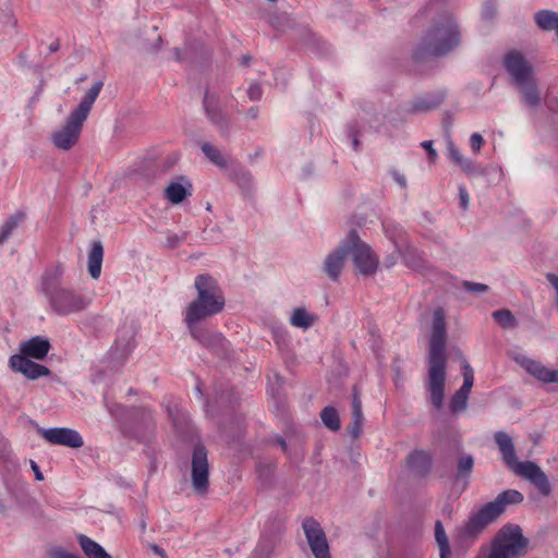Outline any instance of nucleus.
I'll list each match as a JSON object with an SVG mask.
<instances>
[{
	"mask_svg": "<svg viewBox=\"0 0 558 558\" xmlns=\"http://www.w3.org/2000/svg\"><path fill=\"white\" fill-rule=\"evenodd\" d=\"M463 384L459 389L470 395L474 384L473 369L466 362L463 364Z\"/></svg>",
	"mask_w": 558,
	"mask_h": 558,
	"instance_id": "41",
	"label": "nucleus"
},
{
	"mask_svg": "<svg viewBox=\"0 0 558 558\" xmlns=\"http://www.w3.org/2000/svg\"><path fill=\"white\" fill-rule=\"evenodd\" d=\"M107 408H108L109 412H110L112 415H116V416L119 414V411L122 409V407H121V405H119V404H114V405H112V407L107 405Z\"/></svg>",
	"mask_w": 558,
	"mask_h": 558,
	"instance_id": "59",
	"label": "nucleus"
},
{
	"mask_svg": "<svg viewBox=\"0 0 558 558\" xmlns=\"http://www.w3.org/2000/svg\"><path fill=\"white\" fill-rule=\"evenodd\" d=\"M383 228L386 236L393 243L396 251H398V244H405L408 241L404 239V231L401 226L393 221H383Z\"/></svg>",
	"mask_w": 558,
	"mask_h": 558,
	"instance_id": "32",
	"label": "nucleus"
},
{
	"mask_svg": "<svg viewBox=\"0 0 558 558\" xmlns=\"http://www.w3.org/2000/svg\"><path fill=\"white\" fill-rule=\"evenodd\" d=\"M51 345L48 339L36 336L20 344V354L25 357L43 360L47 356Z\"/></svg>",
	"mask_w": 558,
	"mask_h": 558,
	"instance_id": "20",
	"label": "nucleus"
},
{
	"mask_svg": "<svg viewBox=\"0 0 558 558\" xmlns=\"http://www.w3.org/2000/svg\"><path fill=\"white\" fill-rule=\"evenodd\" d=\"M344 243L347 254L351 255L353 264L361 275L371 276L376 272L378 267V257L368 244L360 240L356 231H350Z\"/></svg>",
	"mask_w": 558,
	"mask_h": 558,
	"instance_id": "9",
	"label": "nucleus"
},
{
	"mask_svg": "<svg viewBox=\"0 0 558 558\" xmlns=\"http://www.w3.org/2000/svg\"><path fill=\"white\" fill-rule=\"evenodd\" d=\"M474 466V459L471 454H463L458 461V477L469 475Z\"/></svg>",
	"mask_w": 558,
	"mask_h": 558,
	"instance_id": "40",
	"label": "nucleus"
},
{
	"mask_svg": "<svg viewBox=\"0 0 558 558\" xmlns=\"http://www.w3.org/2000/svg\"><path fill=\"white\" fill-rule=\"evenodd\" d=\"M445 90H436L411 101L410 113L417 114L437 109L446 99Z\"/></svg>",
	"mask_w": 558,
	"mask_h": 558,
	"instance_id": "19",
	"label": "nucleus"
},
{
	"mask_svg": "<svg viewBox=\"0 0 558 558\" xmlns=\"http://www.w3.org/2000/svg\"><path fill=\"white\" fill-rule=\"evenodd\" d=\"M267 22L275 29H283V27L288 24L289 19L287 15L279 16L277 14H269L267 17Z\"/></svg>",
	"mask_w": 558,
	"mask_h": 558,
	"instance_id": "43",
	"label": "nucleus"
},
{
	"mask_svg": "<svg viewBox=\"0 0 558 558\" xmlns=\"http://www.w3.org/2000/svg\"><path fill=\"white\" fill-rule=\"evenodd\" d=\"M302 527L315 558H330L328 542L319 523L313 518H306Z\"/></svg>",
	"mask_w": 558,
	"mask_h": 558,
	"instance_id": "12",
	"label": "nucleus"
},
{
	"mask_svg": "<svg viewBox=\"0 0 558 558\" xmlns=\"http://www.w3.org/2000/svg\"><path fill=\"white\" fill-rule=\"evenodd\" d=\"M161 43H162L161 36L158 35L155 40V44L151 46V48H147V51H149V52L158 51L160 49Z\"/></svg>",
	"mask_w": 558,
	"mask_h": 558,
	"instance_id": "54",
	"label": "nucleus"
},
{
	"mask_svg": "<svg viewBox=\"0 0 558 558\" xmlns=\"http://www.w3.org/2000/svg\"><path fill=\"white\" fill-rule=\"evenodd\" d=\"M247 117H250L251 119H256L258 117V108L257 107H251L248 110H247Z\"/></svg>",
	"mask_w": 558,
	"mask_h": 558,
	"instance_id": "57",
	"label": "nucleus"
},
{
	"mask_svg": "<svg viewBox=\"0 0 558 558\" xmlns=\"http://www.w3.org/2000/svg\"><path fill=\"white\" fill-rule=\"evenodd\" d=\"M460 207L466 208L469 206V193L464 187L459 189Z\"/></svg>",
	"mask_w": 558,
	"mask_h": 558,
	"instance_id": "50",
	"label": "nucleus"
},
{
	"mask_svg": "<svg viewBox=\"0 0 558 558\" xmlns=\"http://www.w3.org/2000/svg\"><path fill=\"white\" fill-rule=\"evenodd\" d=\"M350 136L352 137V144H353L354 150H357L360 142L357 140V135L354 130L350 131Z\"/></svg>",
	"mask_w": 558,
	"mask_h": 558,
	"instance_id": "56",
	"label": "nucleus"
},
{
	"mask_svg": "<svg viewBox=\"0 0 558 558\" xmlns=\"http://www.w3.org/2000/svg\"><path fill=\"white\" fill-rule=\"evenodd\" d=\"M186 189L181 183L178 182H171L165 189L166 198L174 205L180 204L186 197Z\"/></svg>",
	"mask_w": 558,
	"mask_h": 558,
	"instance_id": "35",
	"label": "nucleus"
},
{
	"mask_svg": "<svg viewBox=\"0 0 558 558\" xmlns=\"http://www.w3.org/2000/svg\"><path fill=\"white\" fill-rule=\"evenodd\" d=\"M502 63L520 94L521 101L530 109H537L542 104V94L534 75L533 65L519 50L507 52Z\"/></svg>",
	"mask_w": 558,
	"mask_h": 558,
	"instance_id": "5",
	"label": "nucleus"
},
{
	"mask_svg": "<svg viewBox=\"0 0 558 558\" xmlns=\"http://www.w3.org/2000/svg\"><path fill=\"white\" fill-rule=\"evenodd\" d=\"M9 364L13 372L23 374L29 380H36L50 375V369L47 366L33 362L22 354L12 355Z\"/></svg>",
	"mask_w": 558,
	"mask_h": 558,
	"instance_id": "14",
	"label": "nucleus"
},
{
	"mask_svg": "<svg viewBox=\"0 0 558 558\" xmlns=\"http://www.w3.org/2000/svg\"><path fill=\"white\" fill-rule=\"evenodd\" d=\"M276 543H277L276 535H271V536L263 535L257 547H256V553L260 557L267 558L270 555V553L274 550Z\"/></svg>",
	"mask_w": 558,
	"mask_h": 558,
	"instance_id": "39",
	"label": "nucleus"
},
{
	"mask_svg": "<svg viewBox=\"0 0 558 558\" xmlns=\"http://www.w3.org/2000/svg\"><path fill=\"white\" fill-rule=\"evenodd\" d=\"M182 241L183 238L179 236L178 234H168L166 239V245L169 248H175Z\"/></svg>",
	"mask_w": 558,
	"mask_h": 558,
	"instance_id": "47",
	"label": "nucleus"
},
{
	"mask_svg": "<svg viewBox=\"0 0 558 558\" xmlns=\"http://www.w3.org/2000/svg\"><path fill=\"white\" fill-rule=\"evenodd\" d=\"M252 60V57L250 54H243L240 59V64L243 66H247Z\"/></svg>",
	"mask_w": 558,
	"mask_h": 558,
	"instance_id": "58",
	"label": "nucleus"
},
{
	"mask_svg": "<svg viewBox=\"0 0 558 558\" xmlns=\"http://www.w3.org/2000/svg\"><path fill=\"white\" fill-rule=\"evenodd\" d=\"M104 259V246L101 241L95 240L90 243V250L87 258V270L89 276L97 280L101 275V265Z\"/></svg>",
	"mask_w": 558,
	"mask_h": 558,
	"instance_id": "23",
	"label": "nucleus"
},
{
	"mask_svg": "<svg viewBox=\"0 0 558 558\" xmlns=\"http://www.w3.org/2000/svg\"><path fill=\"white\" fill-rule=\"evenodd\" d=\"M151 548H153V550H154L157 555H159L160 557H162V558H165V557H166V553H165V550H163L162 548H160L159 546H157V545H153V546H151Z\"/></svg>",
	"mask_w": 558,
	"mask_h": 558,
	"instance_id": "63",
	"label": "nucleus"
},
{
	"mask_svg": "<svg viewBox=\"0 0 558 558\" xmlns=\"http://www.w3.org/2000/svg\"><path fill=\"white\" fill-rule=\"evenodd\" d=\"M495 520L493 514L485 512L483 505L476 512L469 517L468 521L460 530V536L463 539H475L486 526Z\"/></svg>",
	"mask_w": 558,
	"mask_h": 558,
	"instance_id": "15",
	"label": "nucleus"
},
{
	"mask_svg": "<svg viewBox=\"0 0 558 558\" xmlns=\"http://www.w3.org/2000/svg\"><path fill=\"white\" fill-rule=\"evenodd\" d=\"M461 40V33L450 14L441 15L422 37L413 51L415 62L442 57L452 51Z\"/></svg>",
	"mask_w": 558,
	"mask_h": 558,
	"instance_id": "4",
	"label": "nucleus"
},
{
	"mask_svg": "<svg viewBox=\"0 0 558 558\" xmlns=\"http://www.w3.org/2000/svg\"><path fill=\"white\" fill-rule=\"evenodd\" d=\"M463 287L468 292H472V293H483L488 290V287L484 283L470 282V281H464Z\"/></svg>",
	"mask_w": 558,
	"mask_h": 558,
	"instance_id": "44",
	"label": "nucleus"
},
{
	"mask_svg": "<svg viewBox=\"0 0 558 558\" xmlns=\"http://www.w3.org/2000/svg\"><path fill=\"white\" fill-rule=\"evenodd\" d=\"M135 348V340L133 332L130 329H120L118 338L110 350V355L113 359L126 357Z\"/></svg>",
	"mask_w": 558,
	"mask_h": 558,
	"instance_id": "22",
	"label": "nucleus"
},
{
	"mask_svg": "<svg viewBox=\"0 0 558 558\" xmlns=\"http://www.w3.org/2000/svg\"><path fill=\"white\" fill-rule=\"evenodd\" d=\"M484 143V138L478 133H473L470 137V145L474 153H478Z\"/></svg>",
	"mask_w": 558,
	"mask_h": 558,
	"instance_id": "46",
	"label": "nucleus"
},
{
	"mask_svg": "<svg viewBox=\"0 0 558 558\" xmlns=\"http://www.w3.org/2000/svg\"><path fill=\"white\" fill-rule=\"evenodd\" d=\"M395 181L401 186V187H405L407 186V180H405V177L401 173H399L397 170H393L391 172Z\"/></svg>",
	"mask_w": 558,
	"mask_h": 558,
	"instance_id": "52",
	"label": "nucleus"
},
{
	"mask_svg": "<svg viewBox=\"0 0 558 558\" xmlns=\"http://www.w3.org/2000/svg\"><path fill=\"white\" fill-rule=\"evenodd\" d=\"M450 159L458 165L468 175L481 174L480 166L475 165L471 159L465 158L452 142L448 145Z\"/></svg>",
	"mask_w": 558,
	"mask_h": 558,
	"instance_id": "26",
	"label": "nucleus"
},
{
	"mask_svg": "<svg viewBox=\"0 0 558 558\" xmlns=\"http://www.w3.org/2000/svg\"><path fill=\"white\" fill-rule=\"evenodd\" d=\"M352 413H362V402L360 397L354 388L353 399H352Z\"/></svg>",
	"mask_w": 558,
	"mask_h": 558,
	"instance_id": "49",
	"label": "nucleus"
},
{
	"mask_svg": "<svg viewBox=\"0 0 558 558\" xmlns=\"http://www.w3.org/2000/svg\"><path fill=\"white\" fill-rule=\"evenodd\" d=\"M469 393L458 389L452 396L449 407L452 413H460L468 407Z\"/></svg>",
	"mask_w": 558,
	"mask_h": 558,
	"instance_id": "38",
	"label": "nucleus"
},
{
	"mask_svg": "<svg viewBox=\"0 0 558 558\" xmlns=\"http://www.w3.org/2000/svg\"><path fill=\"white\" fill-rule=\"evenodd\" d=\"M92 223L98 227L113 228L114 226L125 221L121 211H96L92 216Z\"/></svg>",
	"mask_w": 558,
	"mask_h": 558,
	"instance_id": "31",
	"label": "nucleus"
},
{
	"mask_svg": "<svg viewBox=\"0 0 558 558\" xmlns=\"http://www.w3.org/2000/svg\"><path fill=\"white\" fill-rule=\"evenodd\" d=\"M172 53H173V57L177 61H182L183 60V57H182V51L180 48H174L172 50Z\"/></svg>",
	"mask_w": 558,
	"mask_h": 558,
	"instance_id": "60",
	"label": "nucleus"
},
{
	"mask_svg": "<svg viewBox=\"0 0 558 558\" xmlns=\"http://www.w3.org/2000/svg\"><path fill=\"white\" fill-rule=\"evenodd\" d=\"M102 86V81L95 82L80 104L70 112L64 125L52 134L51 140L57 148L69 150L77 143L83 123L88 118L93 104L101 92Z\"/></svg>",
	"mask_w": 558,
	"mask_h": 558,
	"instance_id": "6",
	"label": "nucleus"
},
{
	"mask_svg": "<svg viewBox=\"0 0 558 558\" xmlns=\"http://www.w3.org/2000/svg\"><path fill=\"white\" fill-rule=\"evenodd\" d=\"M320 418L323 423L333 432L339 430L340 428V418L337 410L332 407H326L322 413Z\"/></svg>",
	"mask_w": 558,
	"mask_h": 558,
	"instance_id": "36",
	"label": "nucleus"
},
{
	"mask_svg": "<svg viewBox=\"0 0 558 558\" xmlns=\"http://www.w3.org/2000/svg\"><path fill=\"white\" fill-rule=\"evenodd\" d=\"M201 149H202L203 154L205 155V157L213 165L217 166L218 168H220L222 170H227L229 168L232 160L228 156L223 155L220 151V149H218L210 143L204 142L201 145Z\"/></svg>",
	"mask_w": 558,
	"mask_h": 558,
	"instance_id": "28",
	"label": "nucleus"
},
{
	"mask_svg": "<svg viewBox=\"0 0 558 558\" xmlns=\"http://www.w3.org/2000/svg\"><path fill=\"white\" fill-rule=\"evenodd\" d=\"M527 545L518 525L504 526L494 541L487 558H518Z\"/></svg>",
	"mask_w": 558,
	"mask_h": 558,
	"instance_id": "8",
	"label": "nucleus"
},
{
	"mask_svg": "<svg viewBox=\"0 0 558 558\" xmlns=\"http://www.w3.org/2000/svg\"><path fill=\"white\" fill-rule=\"evenodd\" d=\"M262 154H263V149H262V148H259V149H257L254 154H251V155L248 156V160H250L251 162H253V161H255V160H256V159H257Z\"/></svg>",
	"mask_w": 558,
	"mask_h": 558,
	"instance_id": "61",
	"label": "nucleus"
},
{
	"mask_svg": "<svg viewBox=\"0 0 558 558\" xmlns=\"http://www.w3.org/2000/svg\"><path fill=\"white\" fill-rule=\"evenodd\" d=\"M203 106L206 116L211 123L218 126L222 133H228L230 122L227 114L220 107L219 96L216 94H209V92L206 90L203 99Z\"/></svg>",
	"mask_w": 558,
	"mask_h": 558,
	"instance_id": "16",
	"label": "nucleus"
},
{
	"mask_svg": "<svg viewBox=\"0 0 558 558\" xmlns=\"http://www.w3.org/2000/svg\"><path fill=\"white\" fill-rule=\"evenodd\" d=\"M408 465L411 470L420 475L429 472L432 466V458L428 452L423 450H414L407 458Z\"/></svg>",
	"mask_w": 558,
	"mask_h": 558,
	"instance_id": "25",
	"label": "nucleus"
},
{
	"mask_svg": "<svg viewBox=\"0 0 558 558\" xmlns=\"http://www.w3.org/2000/svg\"><path fill=\"white\" fill-rule=\"evenodd\" d=\"M494 319L504 328H514L518 322L509 310H498L493 313Z\"/></svg>",
	"mask_w": 558,
	"mask_h": 558,
	"instance_id": "37",
	"label": "nucleus"
},
{
	"mask_svg": "<svg viewBox=\"0 0 558 558\" xmlns=\"http://www.w3.org/2000/svg\"><path fill=\"white\" fill-rule=\"evenodd\" d=\"M59 48H60V43H59V40H56V41H53V43H51V44L49 45V51H50V52H57V51L59 50Z\"/></svg>",
	"mask_w": 558,
	"mask_h": 558,
	"instance_id": "62",
	"label": "nucleus"
},
{
	"mask_svg": "<svg viewBox=\"0 0 558 558\" xmlns=\"http://www.w3.org/2000/svg\"><path fill=\"white\" fill-rule=\"evenodd\" d=\"M275 336H276V340H277L278 343H280V342L284 343L287 341V338H288V331L286 330V328L279 327L275 331Z\"/></svg>",
	"mask_w": 558,
	"mask_h": 558,
	"instance_id": "51",
	"label": "nucleus"
},
{
	"mask_svg": "<svg viewBox=\"0 0 558 558\" xmlns=\"http://www.w3.org/2000/svg\"><path fill=\"white\" fill-rule=\"evenodd\" d=\"M363 413H352V423L349 433L353 438H357L362 433Z\"/></svg>",
	"mask_w": 558,
	"mask_h": 558,
	"instance_id": "42",
	"label": "nucleus"
},
{
	"mask_svg": "<svg viewBox=\"0 0 558 558\" xmlns=\"http://www.w3.org/2000/svg\"><path fill=\"white\" fill-rule=\"evenodd\" d=\"M37 432L50 445L64 446V447L75 448V449L81 448L84 445V439H83L82 435L73 428L38 427Z\"/></svg>",
	"mask_w": 558,
	"mask_h": 558,
	"instance_id": "11",
	"label": "nucleus"
},
{
	"mask_svg": "<svg viewBox=\"0 0 558 558\" xmlns=\"http://www.w3.org/2000/svg\"><path fill=\"white\" fill-rule=\"evenodd\" d=\"M514 362L526 371L531 376L544 384H558V369H549L539 361L533 360L525 354L518 353L513 356Z\"/></svg>",
	"mask_w": 558,
	"mask_h": 558,
	"instance_id": "13",
	"label": "nucleus"
},
{
	"mask_svg": "<svg viewBox=\"0 0 558 558\" xmlns=\"http://www.w3.org/2000/svg\"><path fill=\"white\" fill-rule=\"evenodd\" d=\"M347 256L348 254L344 241H342L337 248L326 256L323 263V271L331 281H338Z\"/></svg>",
	"mask_w": 558,
	"mask_h": 558,
	"instance_id": "18",
	"label": "nucleus"
},
{
	"mask_svg": "<svg viewBox=\"0 0 558 558\" xmlns=\"http://www.w3.org/2000/svg\"><path fill=\"white\" fill-rule=\"evenodd\" d=\"M196 299L185 310L184 323L191 337L201 345L215 350L226 341L221 332L211 329L203 320L221 313L226 299L218 281L208 274H201L194 280Z\"/></svg>",
	"mask_w": 558,
	"mask_h": 558,
	"instance_id": "1",
	"label": "nucleus"
},
{
	"mask_svg": "<svg viewBox=\"0 0 558 558\" xmlns=\"http://www.w3.org/2000/svg\"><path fill=\"white\" fill-rule=\"evenodd\" d=\"M435 539L439 547V556L440 558H450L451 549L449 544V538L446 534L445 527L441 521L437 520L435 522Z\"/></svg>",
	"mask_w": 558,
	"mask_h": 558,
	"instance_id": "33",
	"label": "nucleus"
},
{
	"mask_svg": "<svg viewBox=\"0 0 558 558\" xmlns=\"http://www.w3.org/2000/svg\"><path fill=\"white\" fill-rule=\"evenodd\" d=\"M54 558H76V557L73 555L63 553V551H59V553H56Z\"/></svg>",
	"mask_w": 558,
	"mask_h": 558,
	"instance_id": "64",
	"label": "nucleus"
},
{
	"mask_svg": "<svg viewBox=\"0 0 558 558\" xmlns=\"http://www.w3.org/2000/svg\"><path fill=\"white\" fill-rule=\"evenodd\" d=\"M523 495L517 489H506L501 492L493 501L484 505L485 512L493 514L498 519L505 512L508 506L519 505L523 501Z\"/></svg>",
	"mask_w": 558,
	"mask_h": 558,
	"instance_id": "17",
	"label": "nucleus"
},
{
	"mask_svg": "<svg viewBox=\"0 0 558 558\" xmlns=\"http://www.w3.org/2000/svg\"><path fill=\"white\" fill-rule=\"evenodd\" d=\"M398 257H399V256H398V255L396 256L395 254H392V255L388 256V257L385 259V266H386L387 268H390V267L395 266V265H396V263H397V258H398Z\"/></svg>",
	"mask_w": 558,
	"mask_h": 558,
	"instance_id": "55",
	"label": "nucleus"
},
{
	"mask_svg": "<svg viewBox=\"0 0 558 558\" xmlns=\"http://www.w3.org/2000/svg\"><path fill=\"white\" fill-rule=\"evenodd\" d=\"M63 268L56 265L45 270L39 291L47 299L51 311L58 316L78 314L88 308L92 299L84 292L62 284Z\"/></svg>",
	"mask_w": 558,
	"mask_h": 558,
	"instance_id": "3",
	"label": "nucleus"
},
{
	"mask_svg": "<svg viewBox=\"0 0 558 558\" xmlns=\"http://www.w3.org/2000/svg\"><path fill=\"white\" fill-rule=\"evenodd\" d=\"M31 466H32V470L34 471L35 478L37 481H43L44 480V475H43L39 466L37 465V463L34 462V461H31Z\"/></svg>",
	"mask_w": 558,
	"mask_h": 558,
	"instance_id": "53",
	"label": "nucleus"
},
{
	"mask_svg": "<svg viewBox=\"0 0 558 558\" xmlns=\"http://www.w3.org/2000/svg\"><path fill=\"white\" fill-rule=\"evenodd\" d=\"M317 320V316L310 313L305 307H295L290 316V324L302 330L310 329Z\"/></svg>",
	"mask_w": 558,
	"mask_h": 558,
	"instance_id": "29",
	"label": "nucleus"
},
{
	"mask_svg": "<svg viewBox=\"0 0 558 558\" xmlns=\"http://www.w3.org/2000/svg\"><path fill=\"white\" fill-rule=\"evenodd\" d=\"M495 440L506 465L517 475L530 481L543 496L551 493V486L547 475L532 461L519 462L515 457L511 437L505 432H497Z\"/></svg>",
	"mask_w": 558,
	"mask_h": 558,
	"instance_id": "7",
	"label": "nucleus"
},
{
	"mask_svg": "<svg viewBox=\"0 0 558 558\" xmlns=\"http://www.w3.org/2000/svg\"><path fill=\"white\" fill-rule=\"evenodd\" d=\"M25 219V215L23 211H19L9 217V219L2 225L0 229V245L4 243L13 230Z\"/></svg>",
	"mask_w": 558,
	"mask_h": 558,
	"instance_id": "34",
	"label": "nucleus"
},
{
	"mask_svg": "<svg viewBox=\"0 0 558 558\" xmlns=\"http://www.w3.org/2000/svg\"><path fill=\"white\" fill-rule=\"evenodd\" d=\"M228 178L234 182L243 193H251L254 185L253 175L248 169L236 161H231L226 170Z\"/></svg>",
	"mask_w": 558,
	"mask_h": 558,
	"instance_id": "21",
	"label": "nucleus"
},
{
	"mask_svg": "<svg viewBox=\"0 0 558 558\" xmlns=\"http://www.w3.org/2000/svg\"><path fill=\"white\" fill-rule=\"evenodd\" d=\"M446 319L442 308L433 313L432 336L428 353V378L426 389L429 401L436 410L444 405L446 381Z\"/></svg>",
	"mask_w": 558,
	"mask_h": 558,
	"instance_id": "2",
	"label": "nucleus"
},
{
	"mask_svg": "<svg viewBox=\"0 0 558 558\" xmlns=\"http://www.w3.org/2000/svg\"><path fill=\"white\" fill-rule=\"evenodd\" d=\"M398 256H400L404 264L411 268H421L424 264L423 252L418 251L414 245L407 242L405 244H398Z\"/></svg>",
	"mask_w": 558,
	"mask_h": 558,
	"instance_id": "24",
	"label": "nucleus"
},
{
	"mask_svg": "<svg viewBox=\"0 0 558 558\" xmlns=\"http://www.w3.org/2000/svg\"><path fill=\"white\" fill-rule=\"evenodd\" d=\"M262 87L258 83H252L247 89V95L251 100H259L262 98Z\"/></svg>",
	"mask_w": 558,
	"mask_h": 558,
	"instance_id": "45",
	"label": "nucleus"
},
{
	"mask_svg": "<svg viewBox=\"0 0 558 558\" xmlns=\"http://www.w3.org/2000/svg\"><path fill=\"white\" fill-rule=\"evenodd\" d=\"M78 543L88 558H112L105 548L86 535L77 536Z\"/></svg>",
	"mask_w": 558,
	"mask_h": 558,
	"instance_id": "30",
	"label": "nucleus"
},
{
	"mask_svg": "<svg viewBox=\"0 0 558 558\" xmlns=\"http://www.w3.org/2000/svg\"><path fill=\"white\" fill-rule=\"evenodd\" d=\"M534 21L539 29L544 32L554 31L558 39V12L539 10L534 14Z\"/></svg>",
	"mask_w": 558,
	"mask_h": 558,
	"instance_id": "27",
	"label": "nucleus"
},
{
	"mask_svg": "<svg viewBox=\"0 0 558 558\" xmlns=\"http://www.w3.org/2000/svg\"><path fill=\"white\" fill-rule=\"evenodd\" d=\"M422 147L427 151L428 158L430 161H435L437 157L436 150L433 148V142L432 141H424L422 143Z\"/></svg>",
	"mask_w": 558,
	"mask_h": 558,
	"instance_id": "48",
	"label": "nucleus"
},
{
	"mask_svg": "<svg viewBox=\"0 0 558 558\" xmlns=\"http://www.w3.org/2000/svg\"><path fill=\"white\" fill-rule=\"evenodd\" d=\"M192 486L198 494L207 493L209 485V463L207 449L202 444H196L192 452L191 461Z\"/></svg>",
	"mask_w": 558,
	"mask_h": 558,
	"instance_id": "10",
	"label": "nucleus"
}]
</instances>
